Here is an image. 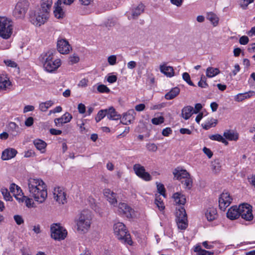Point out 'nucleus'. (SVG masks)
<instances>
[{"label":"nucleus","mask_w":255,"mask_h":255,"mask_svg":"<svg viewBox=\"0 0 255 255\" xmlns=\"http://www.w3.org/2000/svg\"><path fill=\"white\" fill-rule=\"evenodd\" d=\"M117 212L120 215H123L128 218H131L134 214V210L127 203L123 202L119 204Z\"/></svg>","instance_id":"nucleus-14"},{"label":"nucleus","mask_w":255,"mask_h":255,"mask_svg":"<svg viewBox=\"0 0 255 255\" xmlns=\"http://www.w3.org/2000/svg\"><path fill=\"white\" fill-rule=\"evenodd\" d=\"M227 217L231 220H235L240 217L239 206H233L229 209L227 213Z\"/></svg>","instance_id":"nucleus-26"},{"label":"nucleus","mask_w":255,"mask_h":255,"mask_svg":"<svg viewBox=\"0 0 255 255\" xmlns=\"http://www.w3.org/2000/svg\"><path fill=\"white\" fill-rule=\"evenodd\" d=\"M180 90L178 87H175L172 88L169 92L165 95V98L170 100L177 97L180 93Z\"/></svg>","instance_id":"nucleus-33"},{"label":"nucleus","mask_w":255,"mask_h":255,"mask_svg":"<svg viewBox=\"0 0 255 255\" xmlns=\"http://www.w3.org/2000/svg\"><path fill=\"white\" fill-rule=\"evenodd\" d=\"M218 244L217 242L204 241L202 243L203 247L207 249H211L214 248Z\"/></svg>","instance_id":"nucleus-49"},{"label":"nucleus","mask_w":255,"mask_h":255,"mask_svg":"<svg viewBox=\"0 0 255 255\" xmlns=\"http://www.w3.org/2000/svg\"><path fill=\"white\" fill-rule=\"evenodd\" d=\"M156 184L158 192L160 193V195H162L165 197V188L164 185L162 184L157 183Z\"/></svg>","instance_id":"nucleus-57"},{"label":"nucleus","mask_w":255,"mask_h":255,"mask_svg":"<svg viewBox=\"0 0 255 255\" xmlns=\"http://www.w3.org/2000/svg\"><path fill=\"white\" fill-rule=\"evenodd\" d=\"M55 54V51L49 50L42 53L39 57L44 69L48 73H54L62 64L61 59L57 57Z\"/></svg>","instance_id":"nucleus-2"},{"label":"nucleus","mask_w":255,"mask_h":255,"mask_svg":"<svg viewBox=\"0 0 255 255\" xmlns=\"http://www.w3.org/2000/svg\"><path fill=\"white\" fill-rule=\"evenodd\" d=\"M220 73L219 69L217 68L209 67L206 70V76L207 77L211 78L215 77Z\"/></svg>","instance_id":"nucleus-36"},{"label":"nucleus","mask_w":255,"mask_h":255,"mask_svg":"<svg viewBox=\"0 0 255 255\" xmlns=\"http://www.w3.org/2000/svg\"><path fill=\"white\" fill-rule=\"evenodd\" d=\"M51 236L55 240H64L67 235V232L65 229L59 224H53L51 226Z\"/></svg>","instance_id":"nucleus-9"},{"label":"nucleus","mask_w":255,"mask_h":255,"mask_svg":"<svg viewBox=\"0 0 255 255\" xmlns=\"http://www.w3.org/2000/svg\"><path fill=\"white\" fill-rule=\"evenodd\" d=\"M233 200L232 196L228 192H223L219 197V206L221 210H224L228 207Z\"/></svg>","instance_id":"nucleus-13"},{"label":"nucleus","mask_w":255,"mask_h":255,"mask_svg":"<svg viewBox=\"0 0 255 255\" xmlns=\"http://www.w3.org/2000/svg\"><path fill=\"white\" fill-rule=\"evenodd\" d=\"M54 104L53 101L49 100L44 102H41L39 105V109L42 112H46Z\"/></svg>","instance_id":"nucleus-38"},{"label":"nucleus","mask_w":255,"mask_h":255,"mask_svg":"<svg viewBox=\"0 0 255 255\" xmlns=\"http://www.w3.org/2000/svg\"><path fill=\"white\" fill-rule=\"evenodd\" d=\"M9 190L19 202H23V194L20 187L14 183H12L9 187Z\"/></svg>","instance_id":"nucleus-17"},{"label":"nucleus","mask_w":255,"mask_h":255,"mask_svg":"<svg viewBox=\"0 0 255 255\" xmlns=\"http://www.w3.org/2000/svg\"><path fill=\"white\" fill-rule=\"evenodd\" d=\"M29 2L27 0L18 1L13 10V15L16 18H23L29 8Z\"/></svg>","instance_id":"nucleus-7"},{"label":"nucleus","mask_w":255,"mask_h":255,"mask_svg":"<svg viewBox=\"0 0 255 255\" xmlns=\"http://www.w3.org/2000/svg\"><path fill=\"white\" fill-rule=\"evenodd\" d=\"M255 92L253 91H250L244 93H239L235 96L234 100L236 102H240L246 99H249L253 96Z\"/></svg>","instance_id":"nucleus-29"},{"label":"nucleus","mask_w":255,"mask_h":255,"mask_svg":"<svg viewBox=\"0 0 255 255\" xmlns=\"http://www.w3.org/2000/svg\"><path fill=\"white\" fill-rule=\"evenodd\" d=\"M164 121V118L162 116H160L157 118H154L151 120V122L153 124L158 125L162 124Z\"/></svg>","instance_id":"nucleus-53"},{"label":"nucleus","mask_w":255,"mask_h":255,"mask_svg":"<svg viewBox=\"0 0 255 255\" xmlns=\"http://www.w3.org/2000/svg\"><path fill=\"white\" fill-rule=\"evenodd\" d=\"M92 215L90 210H83L77 217L76 224L77 231L81 234L88 232L92 223Z\"/></svg>","instance_id":"nucleus-3"},{"label":"nucleus","mask_w":255,"mask_h":255,"mask_svg":"<svg viewBox=\"0 0 255 255\" xmlns=\"http://www.w3.org/2000/svg\"><path fill=\"white\" fill-rule=\"evenodd\" d=\"M23 201H25V205L28 208L34 207V203L31 198L23 196Z\"/></svg>","instance_id":"nucleus-46"},{"label":"nucleus","mask_w":255,"mask_h":255,"mask_svg":"<svg viewBox=\"0 0 255 255\" xmlns=\"http://www.w3.org/2000/svg\"><path fill=\"white\" fill-rule=\"evenodd\" d=\"M206 18L214 27H216L219 24V18L216 14L213 12H207L206 13Z\"/></svg>","instance_id":"nucleus-30"},{"label":"nucleus","mask_w":255,"mask_h":255,"mask_svg":"<svg viewBox=\"0 0 255 255\" xmlns=\"http://www.w3.org/2000/svg\"><path fill=\"white\" fill-rule=\"evenodd\" d=\"M33 142L36 149L39 150L41 153L45 152L47 143L44 141L40 139H35Z\"/></svg>","instance_id":"nucleus-31"},{"label":"nucleus","mask_w":255,"mask_h":255,"mask_svg":"<svg viewBox=\"0 0 255 255\" xmlns=\"http://www.w3.org/2000/svg\"><path fill=\"white\" fill-rule=\"evenodd\" d=\"M63 0H58L54 4V14L57 18H62L65 15V12L63 8Z\"/></svg>","instance_id":"nucleus-20"},{"label":"nucleus","mask_w":255,"mask_h":255,"mask_svg":"<svg viewBox=\"0 0 255 255\" xmlns=\"http://www.w3.org/2000/svg\"><path fill=\"white\" fill-rule=\"evenodd\" d=\"M114 233L117 238L123 242L131 245L132 242L125 225L122 222H117L113 226Z\"/></svg>","instance_id":"nucleus-4"},{"label":"nucleus","mask_w":255,"mask_h":255,"mask_svg":"<svg viewBox=\"0 0 255 255\" xmlns=\"http://www.w3.org/2000/svg\"><path fill=\"white\" fill-rule=\"evenodd\" d=\"M173 174L175 179L181 181L190 175L186 170L179 167H177L173 170Z\"/></svg>","instance_id":"nucleus-23"},{"label":"nucleus","mask_w":255,"mask_h":255,"mask_svg":"<svg viewBox=\"0 0 255 255\" xmlns=\"http://www.w3.org/2000/svg\"><path fill=\"white\" fill-rule=\"evenodd\" d=\"M174 202L176 204L184 205L186 202V198L184 195L181 193L176 192L173 195Z\"/></svg>","instance_id":"nucleus-34"},{"label":"nucleus","mask_w":255,"mask_h":255,"mask_svg":"<svg viewBox=\"0 0 255 255\" xmlns=\"http://www.w3.org/2000/svg\"><path fill=\"white\" fill-rule=\"evenodd\" d=\"M194 114L193 108L191 106L185 107L182 110V116L185 120H188Z\"/></svg>","instance_id":"nucleus-37"},{"label":"nucleus","mask_w":255,"mask_h":255,"mask_svg":"<svg viewBox=\"0 0 255 255\" xmlns=\"http://www.w3.org/2000/svg\"><path fill=\"white\" fill-rule=\"evenodd\" d=\"M88 80L85 78L82 79L80 81L78 84V86L79 87H86L88 86Z\"/></svg>","instance_id":"nucleus-61"},{"label":"nucleus","mask_w":255,"mask_h":255,"mask_svg":"<svg viewBox=\"0 0 255 255\" xmlns=\"http://www.w3.org/2000/svg\"><path fill=\"white\" fill-rule=\"evenodd\" d=\"M106 112V109L101 110L98 112L95 117V120L97 123L99 122L107 116Z\"/></svg>","instance_id":"nucleus-44"},{"label":"nucleus","mask_w":255,"mask_h":255,"mask_svg":"<svg viewBox=\"0 0 255 255\" xmlns=\"http://www.w3.org/2000/svg\"><path fill=\"white\" fill-rule=\"evenodd\" d=\"M13 219H14L15 222H16V223L18 225H20L24 223V220H23L22 216H21L20 215H14L13 217Z\"/></svg>","instance_id":"nucleus-58"},{"label":"nucleus","mask_w":255,"mask_h":255,"mask_svg":"<svg viewBox=\"0 0 255 255\" xmlns=\"http://www.w3.org/2000/svg\"><path fill=\"white\" fill-rule=\"evenodd\" d=\"M133 170L135 175L144 181H149L152 180L150 174L146 171L144 167L139 163H136L133 166Z\"/></svg>","instance_id":"nucleus-10"},{"label":"nucleus","mask_w":255,"mask_h":255,"mask_svg":"<svg viewBox=\"0 0 255 255\" xmlns=\"http://www.w3.org/2000/svg\"><path fill=\"white\" fill-rule=\"evenodd\" d=\"M192 179L190 175L181 181V183L184 186V187L188 189H190L192 187Z\"/></svg>","instance_id":"nucleus-40"},{"label":"nucleus","mask_w":255,"mask_h":255,"mask_svg":"<svg viewBox=\"0 0 255 255\" xmlns=\"http://www.w3.org/2000/svg\"><path fill=\"white\" fill-rule=\"evenodd\" d=\"M53 193L54 199L59 204H64L66 202V194L62 188L55 187Z\"/></svg>","instance_id":"nucleus-15"},{"label":"nucleus","mask_w":255,"mask_h":255,"mask_svg":"<svg viewBox=\"0 0 255 255\" xmlns=\"http://www.w3.org/2000/svg\"><path fill=\"white\" fill-rule=\"evenodd\" d=\"M210 139L212 140H216L219 142H221L225 144L226 145L228 144V142L225 139V138L221 134H213L209 136Z\"/></svg>","instance_id":"nucleus-39"},{"label":"nucleus","mask_w":255,"mask_h":255,"mask_svg":"<svg viewBox=\"0 0 255 255\" xmlns=\"http://www.w3.org/2000/svg\"><path fill=\"white\" fill-rule=\"evenodd\" d=\"M9 128L10 130L13 131L15 133V135H17V134L20 133V128L18 125H17L14 122H10L9 124Z\"/></svg>","instance_id":"nucleus-45"},{"label":"nucleus","mask_w":255,"mask_h":255,"mask_svg":"<svg viewBox=\"0 0 255 255\" xmlns=\"http://www.w3.org/2000/svg\"><path fill=\"white\" fill-rule=\"evenodd\" d=\"M49 16L50 12L38 9L30 15V20L34 25L40 26L47 22Z\"/></svg>","instance_id":"nucleus-5"},{"label":"nucleus","mask_w":255,"mask_h":255,"mask_svg":"<svg viewBox=\"0 0 255 255\" xmlns=\"http://www.w3.org/2000/svg\"><path fill=\"white\" fill-rule=\"evenodd\" d=\"M34 119L32 117H30L26 119L24 122L25 126L27 127H31L33 124Z\"/></svg>","instance_id":"nucleus-63"},{"label":"nucleus","mask_w":255,"mask_h":255,"mask_svg":"<svg viewBox=\"0 0 255 255\" xmlns=\"http://www.w3.org/2000/svg\"><path fill=\"white\" fill-rule=\"evenodd\" d=\"M103 193L109 203L115 207L117 204V194L110 189H105Z\"/></svg>","instance_id":"nucleus-18"},{"label":"nucleus","mask_w":255,"mask_h":255,"mask_svg":"<svg viewBox=\"0 0 255 255\" xmlns=\"http://www.w3.org/2000/svg\"><path fill=\"white\" fill-rule=\"evenodd\" d=\"M12 85V82L7 74H0V93H5L10 91Z\"/></svg>","instance_id":"nucleus-12"},{"label":"nucleus","mask_w":255,"mask_h":255,"mask_svg":"<svg viewBox=\"0 0 255 255\" xmlns=\"http://www.w3.org/2000/svg\"><path fill=\"white\" fill-rule=\"evenodd\" d=\"M12 33V22L6 17H0V36L8 39Z\"/></svg>","instance_id":"nucleus-6"},{"label":"nucleus","mask_w":255,"mask_h":255,"mask_svg":"<svg viewBox=\"0 0 255 255\" xmlns=\"http://www.w3.org/2000/svg\"><path fill=\"white\" fill-rule=\"evenodd\" d=\"M79 61V57L75 54H73L72 56L69 57V62L71 64H74L77 63Z\"/></svg>","instance_id":"nucleus-59"},{"label":"nucleus","mask_w":255,"mask_h":255,"mask_svg":"<svg viewBox=\"0 0 255 255\" xmlns=\"http://www.w3.org/2000/svg\"><path fill=\"white\" fill-rule=\"evenodd\" d=\"M135 113L133 110H129L123 115L121 117V123L123 125H128L130 124L134 119Z\"/></svg>","instance_id":"nucleus-19"},{"label":"nucleus","mask_w":255,"mask_h":255,"mask_svg":"<svg viewBox=\"0 0 255 255\" xmlns=\"http://www.w3.org/2000/svg\"><path fill=\"white\" fill-rule=\"evenodd\" d=\"M221 166L219 160H215L212 163V170L215 173H217L221 170Z\"/></svg>","instance_id":"nucleus-43"},{"label":"nucleus","mask_w":255,"mask_h":255,"mask_svg":"<svg viewBox=\"0 0 255 255\" xmlns=\"http://www.w3.org/2000/svg\"><path fill=\"white\" fill-rule=\"evenodd\" d=\"M58 51L62 54H68L72 49L68 41L66 39H58L57 43Z\"/></svg>","instance_id":"nucleus-16"},{"label":"nucleus","mask_w":255,"mask_h":255,"mask_svg":"<svg viewBox=\"0 0 255 255\" xmlns=\"http://www.w3.org/2000/svg\"><path fill=\"white\" fill-rule=\"evenodd\" d=\"M239 212L240 216L246 221H250L254 218L252 207L248 204L244 203L240 205Z\"/></svg>","instance_id":"nucleus-11"},{"label":"nucleus","mask_w":255,"mask_h":255,"mask_svg":"<svg viewBox=\"0 0 255 255\" xmlns=\"http://www.w3.org/2000/svg\"><path fill=\"white\" fill-rule=\"evenodd\" d=\"M199 87L202 88H206L208 87V85L206 82V78L202 75L201 77V79L198 83Z\"/></svg>","instance_id":"nucleus-51"},{"label":"nucleus","mask_w":255,"mask_h":255,"mask_svg":"<svg viewBox=\"0 0 255 255\" xmlns=\"http://www.w3.org/2000/svg\"><path fill=\"white\" fill-rule=\"evenodd\" d=\"M254 0H240L239 5L243 9H246L249 4L252 3Z\"/></svg>","instance_id":"nucleus-50"},{"label":"nucleus","mask_w":255,"mask_h":255,"mask_svg":"<svg viewBox=\"0 0 255 255\" xmlns=\"http://www.w3.org/2000/svg\"><path fill=\"white\" fill-rule=\"evenodd\" d=\"M108 62L111 65H114L117 63V56L115 55H111L108 57Z\"/></svg>","instance_id":"nucleus-56"},{"label":"nucleus","mask_w":255,"mask_h":255,"mask_svg":"<svg viewBox=\"0 0 255 255\" xmlns=\"http://www.w3.org/2000/svg\"><path fill=\"white\" fill-rule=\"evenodd\" d=\"M52 3V0H41L40 7L39 9L50 12Z\"/></svg>","instance_id":"nucleus-35"},{"label":"nucleus","mask_w":255,"mask_h":255,"mask_svg":"<svg viewBox=\"0 0 255 255\" xmlns=\"http://www.w3.org/2000/svg\"><path fill=\"white\" fill-rule=\"evenodd\" d=\"M4 63L5 64V65L7 67L11 68H16L17 67V64L14 61L11 60H4Z\"/></svg>","instance_id":"nucleus-55"},{"label":"nucleus","mask_w":255,"mask_h":255,"mask_svg":"<svg viewBox=\"0 0 255 255\" xmlns=\"http://www.w3.org/2000/svg\"><path fill=\"white\" fill-rule=\"evenodd\" d=\"M0 192L3 197V199L5 201H11L12 199V196L10 195L7 188L2 187L0 189Z\"/></svg>","instance_id":"nucleus-41"},{"label":"nucleus","mask_w":255,"mask_h":255,"mask_svg":"<svg viewBox=\"0 0 255 255\" xmlns=\"http://www.w3.org/2000/svg\"><path fill=\"white\" fill-rule=\"evenodd\" d=\"M107 80L110 83H114L117 80V77L114 75H108L107 76Z\"/></svg>","instance_id":"nucleus-60"},{"label":"nucleus","mask_w":255,"mask_h":255,"mask_svg":"<svg viewBox=\"0 0 255 255\" xmlns=\"http://www.w3.org/2000/svg\"><path fill=\"white\" fill-rule=\"evenodd\" d=\"M17 153V151L13 148H7L2 152L1 159L7 160L14 157Z\"/></svg>","instance_id":"nucleus-27"},{"label":"nucleus","mask_w":255,"mask_h":255,"mask_svg":"<svg viewBox=\"0 0 255 255\" xmlns=\"http://www.w3.org/2000/svg\"><path fill=\"white\" fill-rule=\"evenodd\" d=\"M182 78L183 80L186 81L189 85L194 86V84L191 81L190 79V76L189 74L187 72H184L182 74Z\"/></svg>","instance_id":"nucleus-52"},{"label":"nucleus","mask_w":255,"mask_h":255,"mask_svg":"<svg viewBox=\"0 0 255 255\" xmlns=\"http://www.w3.org/2000/svg\"><path fill=\"white\" fill-rule=\"evenodd\" d=\"M106 115L107 118L111 120H118L121 119L120 115L118 114L116 110L113 107H110L108 109H106Z\"/></svg>","instance_id":"nucleus-28"},{"label":"nucleus","mask_w":255,"mask_h":255,"mask_svg":"<svg viewBox=\"0 0 255 255\" xmlns=\"http://www.w3.org/2000/svg\"><path fill=\"white\" fill-rule=\"evenodd\" d=\"M72 119V115L67 112L63 115L60 118L54 120V123L57 126H60L64 124H66L71 121Z\"/></svg>","instance_id":"nucleus-24"},{"label":"nucleus","mask_w":255,"mask_h":255,"mask_svg":"<svg viewBox=\"0 0 255 255\" xmlns=\"http://www.w3.org/2000/svg\"><path fill=\"white\" fill-rule=\"evenodd\" d=\"M161 73L167 77L171 78L174 76V70L172 66H168L167 63H163L159 65Z\"/></svg>","instance_id":"nucleus-22"},{"label":"nucleus","mask_w":255,"mask_h":255,"mask_svg":"<svg viewBox=\"0 0 255 255\" xmlns=\"http://www.w3.org/2000/svg\"><path fill=\"white\" fill-rule=\"evenodd\" d=\"M146 147L148 151L151 152H155L157 149V145L153 143H149L146 144Z\"/></svg>","instance_id":"nucleus-54"},{"label":"nucleus","mask_w":255,"mask_h":255,"mask_svg":"<svg viewBox=\"0 0 255 255\" xmlns=\"http://www.w3.org/2000/svg\"><path fill=\"white\" fill-rule=\"evenodd\" d=\"M194 251L196 252L198 255H211L213 254V253L211 252L202 249L200 246L196 247Z\"/></svg>","instance_id":"nucleus-42"},{"label":"nucleus","mask_w":255,"mask_h":255,"mask_svg":"<svg viewBox=\"0 0 255 255\" xmlns=\"http://www.w3.org/2000/svg\"><path fill=\"white\" fill-rule=\"evenodd\" d=\"M176 221L178 228L185 230L188 226L187 217L185 209L179 207L177 209Z\"/></svg>","instance_id":"nucleus-8"},{"label":"nucleus","mask_w":255,"mask_h":255,"mask_svg":"<svg viewBox=\"0 0 255 255\" xmlns=\"http://www.w3.org/2000/svg\"><path fill=\"white\" fill-rule=\"evenodd\" d=\"M144 5L142 3L138 4L136 7L133 8L131 10L128 15V19H135L141 13L144 11Z\"/></svg>","instance_id":"nucleus-21"},{"label":"nucleus","mask_w":255,"mask_h":255,"mask_svg":"<svg viewBox=\"0 0 255 255\" xmlns=\"http://www.w3.org/2000/svg\"><path fill=\"white\" fill-rule=\"evenodd\" d=\"M249 41V38L247 36H242L239 40V42L242 45H246Z\"/></svg>","instance_id":"nucleus-64"},{"label":"nucleus","mask_w":255,"mask_h":255,"mask_svg":"<svg viewBox=\"0 0 255 255\" xmlns=\"http://www.w3.org/2000/svg\"><path fill=\"white\" fill-rule=\"evenodd\" d=\"M78 112L81 114L85 113L86 112V106L82 103L78 104L77 107Z\"/></svg>","instance_id":"nucleus-62"},{"label":"nucleus","mask_w":255,"mask_h":255,"mask_svg":"<svg viewBox=\"0 0 255 255\" xmlns=\"http://www.w3.org/2000/svg\"><path fill=\"white\" fill-rule=\"evenodd\" d=\"M205 215L208 221H212L218 217L217 211L216 208L210 207L206 209Z\"/></svg>","instance_id":"nucleus-25"},{"label":"nucleus","mask_w":255,"mask_h":255,"mask_svg":"<svg viewBox=\"0 0 255 255\" xmlns=\"http://www.w3.org/2000/svg\"><path fill=\"white\" fill-rule=\"evenodd\" d=\"M224 136L226 139L231 141H236L239 138L238 133L232 130H227L225 131Z\"/></svg>","instance_id":"nucleus-32"},{"label":"nucleus","mask_w":255,"mask_h":255,"mask_svg":"<svg viewBox=\"0 0 255 255\" xmlns=\"http://www.w3.org/2000/svg\"><path fill=\"white\" fill-rule=\"evenodd\" d=\"M155 204L159 210L162 211L164 209V204L159 196H156L155 199Z\"/></svg>","instance_id":"nucleus-48"},{"label":"nucleus","mask_w":255,"mask_h":255,"mask_svg":"<svg viewBox=\"0 0 255 255\" xmlns=\"http://www.w3.org/2000/svg\"><path fill=\"white\" fill-rule=\"evenodd\" d=\"M27 189L29 196L39 203H43L47 197L46 185L40 178H29L27 180Z\"/></svg>","instance_id":"nucleus-1"},{"label":"nucleus","mask_w":255,"mask_h":255,"mask_svg":"<svg viewBox=\"0 0 255 255\" xmlns=\"http://www.w3.org/2000/svg\"><path fill=\"white\" fill-rule=\"evenodd\" d=\"M97 90L100 93H109L110 89L104 84H100L97 87Z\"/></svg>","instance_id":"nucleus-47"}]
</instances>
